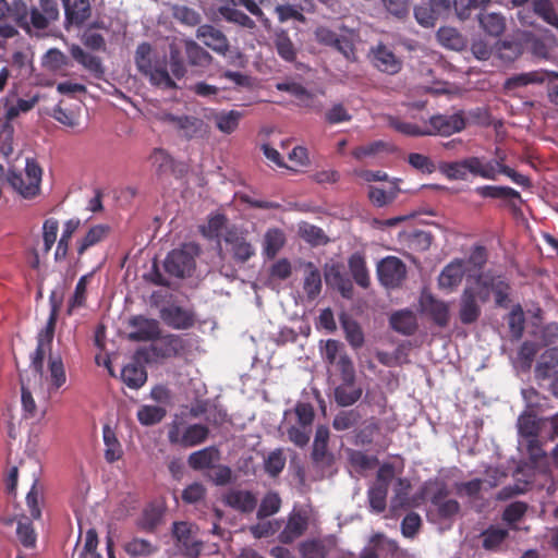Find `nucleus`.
<instances>
[{"label": "nucleus", "mask_w": 558, "mask_h": 558, "mask_svg": "<svg viewBox=\"0 0 558 558\" xmlns=\"http://www.w3.org/2000/svg\"><path fill=\"white\" fill-rule=\"evenodd\" d=\"M389 323L395 331L404 336H412L417 329L416 317L409 310L393 313L390 316Z\"/></svg>", "instance_id": "31"}, {"label": "nucleus", "mask_w": 558, "mask_h": 558, "mask_svg": "<svg viewBox=\"0 0 558 558\" xmlns=\"http://www.w3.org/2000/svg\"><path fill=\"white\" fill-rule=\"evenodd\" d=\"M388 124L395 131H397L403 135H407V136L417 137V136H427V134H428L426 128H422L415 123L402 121L396 117H389Z\"/></svg>", "instance_id": "55"}, {"label": "nucleus", "mask_w": 558, "mask_h": 558, "mask_svg": "<svg viewBox=\"0 0 558 558\" xmlns=\"http://www.w3.org/2000/svg\"><path fill=\"white\" fill-rule=\"evenodd\" d=\"M5 25L15 29L19 26L29 32L28 8L23 0H13L12 3L0 0V27Z\"/></svg>", "instance_id": "11"}, {"label": "nucleus", "mask_w": 558, "mask_h": 558, "mask_svg": "<svg viewBox=\"0 0 558 558\" xmlns=\"http://www.w3.org/2000/svg\"><path fill=\"white\" fill-rule=\"evenodd\" d=\"M450 12V0H425L414 8L415 20L424 27H434L439 19L447 17Z\"/></svg>", "instance_id": "9"}, {"label": "nucleus", "mask_w": 558, "mask_h": 558, "mask_svg": "<svg viewBox=\"0 0 558 558\" xmlns=\"http://www.w3.org/2000/svg\"><path fill=\"white\" fill-rule=\"evenodd\" d=\"M306 274L304 278L303 289L308 300H315L322 291V276L318 268L308 262L305 264Z\"/></svg>", "instance_id": "38"}, {"label": "nucleus", "mask_w": 558, "mask_h": 558, "mask_svg": "<svg viewBox=\"0 0 558 558\" xmlns=\"http://www.w3.org/2000/svg\"><path fill=\"white\" fill-rule=\"evenodd\" d=\"M172 534L182 554L189 558H197L203 549V542L194 537V525L184 521L174 522Z\"/></svg>", "instance_id": "13"}, {"label": "nucleus", "mask_w": 558, "mask_h": 558, "mask_svg": "<svg viewBox=\"0 0 558 558\" xmlns=\"http://www.w3.org/2000/svg\"><path fill=\"white\" fill-rule=\"evenodd\" d=\"M377 276L386 288H398L407 276L405 264L396 256H387L378 263Z\"/></svg>", "instance_id": "12"}, {"label": "nucleus", "mask_w": 558, "mask_h": 558, "mask_svg": "<svg viewBox=\"0 0 558 558\" xmlns=\"http://www.w3.org/2000/svg\"><path fill=\"white\" fill-rule=\"evenodd\" d=\"M130 325L134 328L128 336L132 341H150L159 337V324L155 319L135 316L130 320Z\"/></svg>", "instance_id": "20"}, {"label": "nucleus", "mask_w": 558, "mask_h": 558, "mask_svg": "<svg viewBox=\"0 0 558 558\" xmlns=\"http://www.w3.org/2000/svg\"><path fill=\"white\" fill-rule=\"evenodd\" d=\"M464 289H470L472 296L480 303H487L493 294L496 306L502 308L509 306L511 287L501 275H494L490 271L481 272L468 279Z\"/></svg>", "instance_id": "1"}, {"label": "nucleus", "mask_w": 558, "mask_h": 558, "mask_svg": "<svg viewBox=\"0 0 558 558\" xmlns=\"http://www.w3.org/2000/svg\"><path fill=\"white\" fill-rule=\"evenodd\" d=\"M287 458L282 448H277L264 459V471L270 477H278L286 466Z\"/></svg>", "instance_id": "46"}, {"label": "nucleus", "mask_w": 558, "mask_h": 558, "mask_svg": "<svg viewBox=\"0 0 558 558\" xmlns=\"http://www.w3.org/2000/svg\"><path fill=\"white\" fill-rule=\"evenodd\" d=\"M25 180L28 181V189H26V194L28 195H37L40 190V181H41V174L43 170L34 159H27L26 160V167H25Z\"/></svg>", "instance_id": "48"}, {"label": "nucleus", "mask_w": 558, "mask_h": 558, "mask_svg": "<svg viewBox=\"0 0 558 558\" xmlns=\"http://www.w3.org/2000/svg\"><path fill=\"white\" fill-rule=\"evenodd\" d=\"M475 193L483 198L502 199L513 211H518L523 203L521 194L510 186L483 185L475 189Z\"/></svg>", "instance_id": "15"}, {"label": "nucleus", "mask_w": 558, "mask_h": 558, "mask_svg": "<svg viewBox=\"0 0 558 558\" xmlns=\"http://www.w3.org/2000/svg\"><path fill=\"white\" fill-rule=\"evenodd\" d=\"M70 51L73 59L90 72L94 77L98 80L104 77L105 69L99 57L85 52L77 45H73Z\"/></svg>", "instance_id": "28"}, {"label": "nucleus", "mask_w": 558, "mask_h": 558, "mask_svg": "<svg viewBox=\"0 0 558 558\" xmlns=\"http://www.w3.org/2000/svg\"><path fill=\"white\" fill-rule=\"evenodd\" d=\"M166 410L157 405H142L137 411V420L144 426L160 423L166 416Z\"/></svg>", "instance_id": "52"}, {"label": "nucleus", "mask_w": 558, "mask_h": 558, "mask_svg": "<svg viewBox=\"0 0 558 558\" xmlns=\"http://www.w3.org/2000/svg\"><path fill=\"white\" fill-rule=\"evenodd\" d=\"M163 511L160 507L155 505L147 506L141 518L137 520L136 525L140 530L153 533L161 523Z\"/></svg>", "instance_id": "39"}, {"label": "nucleus", "mask_w": 558, "mask_h": 558, "mask_svg": "<svg viewBox=\"0 0 558 558\" xmlns=\"http://www.w3.org/2000/svg\"><path fill=\"white\" fill-rule=\"evenodd\" d=\"M308 514L305 510L293 509L288 515L283 530L279 533L278 539L281 544H291L301 537L308 527Z\"/></svg>", "instance_id": "14"}, {"label": "nucleus", "mask_w": 558, "mask_h": 558, "mask_svg": "<svg viewBox=\"0 0 558 558\" xmlns=\"http://www.w3.org/2000/svg\"><path fill=\"white\" fill-rule=\"evenodd\" d=\"M322 114L324 117V121L330 125L349 122L352 119V116L341 102L333 104Z\"/></svg>", "instance_id": "60"}, {"label": "nucleus", "mask_w": 558, "mask_h": 558, "mask_svg": "<svg viewBox=\"0 0 558 558\" xmlns=\"http://www.w3.org/2000/svg\"><path fill=\"white\" fill-rule=\"evenodd\" d=\"M64 13L69 24L81 26L92 15L90 2L89 0H74L70 4H66Z\"/></svg>", "instance_id": "33"}, {"label": "nucleus", "mask_w": 558, "mask_h": 558, "mask_svg": "<svg viewBox=\"0 0 558 558\" xmlns=\"http://www.w3.org/2000/svg\"><path fill=\"white\" fill-rule=\"evenodd\" d=\"M547 77H557L558 72L537 70L525 73H520L508 77L505 81L504 88L506 90H513L519 87L527 86L530 84H542Z\"/></svg>", "instance_id": "23"}, {"label": "nucleus", "mask_w": 558, "mask_h": 558, "mask_svg": "<svg viewBox=\"0 0 558 558\" xmlns=\"http://www.w3.org/2000/svg\"><path fill=\"white\" fill-rule=\"evenodd\" d=\"M300 235L312 245H320L328 242V238L323 229L311 223L300 226Z\"/></svg>", "instance_id": "62"}, {"label": "nucleus", "mask_w": 558, "mask_h": 558, "mask_svg": "<svg viewBox=\"0 0 558 558\" xmlns=\"http://www.w3.org/2000/svg\"><path fill=\"white\" fill-rule=\"evenodd\" d=\"M150 44L142 43L135 51V64L138 71L149 77L153 85L163 89H174L177 84L170 76L165 60L154 59Z\"/></svg>", "instance_id": "2"}, {"label": "nucleus", "mask_w": 558, "mask_h": 558, "mask_svg": "<svg viewBox=\"0 0 558 558\" xmlns=\"http://www.w3.org/2000/svg\"><path fill=\"white\" fill-rule=\"evenodd\" d=\"M420 313L439 328H445L450 322L449 303L437 299L432 292L423 290L418 299Z\"/></svg>", "instance_id": "7"}, {"label": "nucleus", "mask_w": 558, "mask_h": 558, "mask_svg": "<svg viewBox=\"0 0 558 558\" xmlns=\"http://www.w3.org/2000/svg\"><path fill=\"white\" fill-rule=\"evenodd\" d=\"M432 507L434 508L437 519L442 522H452L461 510V506L456 499L441 501Z\"/></svg>", "instance_id": "53"}, {"label": "nucleus", "mask_w": 558, "mask_h": 558, "mask_svg": "<svg viewBox=\"0 0 558 558\" xmlns=\"http://www.w3.org/2000/svg\"><path fill=\"white\" fill-rule=\"evenodd\" d=\"M197 247L192 244H185L181 248L172 250L168 253L165 262V271L170 277L185 278L192 275L195 269V256Z\"/></svg>", "instance_id": "6"}, {"label": "nucleus", "mask_w": 558, "mask_h": 558, "mask_svg": "<svg viewBox=\"0 0 558 558\" xmlns=\"http://www.w3.org/2000/svg\"><path fill=\"white\" fill-rule=\"evenodd\" d=\"M477 20L481 28L489 36L499 37L506 29V19L500 13H480Z\"/></svg>", "instance_id": "34"}, {"label": "nucleus", "mask_w": 558, "mask_h": 558, "mask_svg": "<svg viewBox=\"0 0 558 558\" xmlns=\"http://www.w3.org/2000/svg\"><path fill=\"white\" fill-rule=\"evenodd\" d=\"M220 460V451L215 446H209L192 452L187 458L189 466L195 471L215 468Z\"/></svg>", "instance_id": "26"}, {"label": "nucleus", "mask_w": 558, "mask_h": 558, "mask_svg": "<svg viewBox=\"0 0 558 558\" xmlns=\"http://www.w3.org/2000/svg\"><path fill=\"white\" fill-rule=\"evenodd\" d=\"M286 238L280 229H269L264 236V255L272 259L282 248Z\"/></svg>", "instance_id": "45"}, {"label": "nucleus", "mask_w": 558, "mask_h": 558, "mask_svg": "<svg viewBox=\"0 0 558 558\" xmlns=\"http://www.w3.org/2000/svg\"><path fill=\"white\" fill-rule=\"evenodd\" d=\"M227 218L225 215L217 214L209 217L206 226L202 228V233L208 239H218L226 229Z\"/></svg>", "instance_id": "64"}, {"label": "nucleus", "mask_w": 558, "mask_h": 558, "mask_svg": "<svg viewBox=\"0 0 558 558\" xmlns=\"http://www.w3.org/2000/svg\"><path fill=\"white\" fill-rule=\"evenodd\" d=\"M186 350L185 340L179 335H166L153 345L156 356L162 359L175 357L183 354Z\"/></svg>", "instance_id": "22"}, {"label": "nucleus", "mask_w": 558, "mask_h": 558, "mask_svg": "<svg viewBox=\"0 0 558 558\" xmlns=\"http://www.w3.org/2000/svg\"><path fill=\"white\" fill-rule=\"evenodd\" d=\"M105 449V459L107 462L112 463L119 460L122 456L121 445L116 437L114 432L106 425L102 430Z\"/></svg>", "instance_id": "50"}, {"label": "nucleus", "mask_w": 558, "mask_h": 558, "mask_svg": "<svg viewBox=\"0 0 558 558\" xmlns=\"http://www.w3.org/2000/svg\"><path fill=\"white\" fill-rule=\"evenodd\" d=\"M156 119L173 126L186 140L206 138L210 134V126L203 119L194 116L159 112L156 114Z\"/></svg>", "instance_id": "5"}, {"label": "nucleus", "mask_w": 558, "mask_h": 558, "mask_svg": "<svg viewBox=\"0 0 558 558\" xmlns=\"http://www.w3.org/2000/svg\"><path fill=\"white\" fill-rule=\"evenodd\" d=\"M492 161L495 163L497 175L505 174L513 183H515L524 189H530L532 186L531 179L524 174L517 172L514 169L510 168L509 166L505 165L502 162L504 158H500L499 160H492Z\"/></svg>", "instance_id": "56"}, {"label": "nucleus", "mask_w": 558, "mask_h": 558, "mask_svg": "<svg viewBox=\"0 0 558 558\" xmlns=\"http://www.w3.org/2000/svg\"><path fill=\"white\" fill-rule=\"evenodd\" d=\"M109 231L110 228L107 225H95L90 227L85 235L76 242L78 257H81L88 248L105 241Z\"/></svg>", "instance_id": "29"}, {"label": "nucleus", "mask_w": 558, "mask_h": 558, "mask_svg": "<svg viewBox=\"0 0 558 558\" xmlns=\"http://www.w3.org/2000/svg\"><path fill=\"white\" fill-rule=\"evenodd\" d=\"M209 436V428L203 424H191L182 427L181 424H172L168 430V440L171 445L184 448L195 447Z\"/></svg>", "instance_id": "8"}, {"label": "nucleus", "mask_w": 558, "mask_h": 558, "mask_svg": "<svg viewBox=\"0 0 558 558\" xmlns=\"http://www.w3.org/2000/svg\"><path fill=\"white\" fill-rule=\"evenodd\" d=\"M311 459L316 470L322 476L332 475L336 472V457L328 446L312 447Z\"/></svg>", "instance_id": "27"}, {"label": "nucleus", "mask_w": 558, "mask_h": 558, "mask_svg": "<svg viewBox=\"0 0 558 558\" xmlns=\"http://www.w3.org/2000/svg\"><path fill=\"white\" fill-rule=\"evenodd\" d=\"M532 9L546 24L558 29V13L551 0H532Z\"/></svg>", "instance_id": "43"}, {"label": "nucleus", "mask_w": 558, "mask_h": 558, "mask_svg": "<svg viewBox=\"0 0 558 558\" xmlns=\"http://www.w3.org/2000/svg\"><path fill=\"white\" fill-rule=\"evenodd\" d=\"M464 275V262L457 258L444 267L438 277V286L440 289L452 291L462 282Z\"/></svg>", "instance_id": "24"}, {"label": "nucleus", "mask_w": 558, "mask_h": 558, "mask_svg": "<svg viewBox=\"0 0 558 558\" xmlns=\"http://www.w3.org/2000/svg\"><path fill=\"white\" fill-rule=\"evenodd\" d=\"M397 196V189H391L389 192L376 186H369L368 189V198L376 207H384L391 204Z\"/></svg>", "instance_id": "63"}, {"label": "nucleus", "mask_w": 558, "mask_h": 558, "mask_svg": "<svg viewBox=\"0 0 558 558\" xmlns=\"http://www.w3.org/2000/svg\"><path fill=\"white\" fill-rule=\"evenodd\" d=\"M302 558H327L328 549L322 539H307L300 544Z\"/></svg>", "instance_id": "54"}, {"label": "nucleus", "mask_w": 558, "mask_h": 558, "mask_svg": "<svg viewBox=\"0 0 558 558\" xmlns=\"http://www.w3.org/2000/svg\"><path fill=\"white\" fill-rule=\"evenodd\" d=\"M222 501L227 507H230L242 513H251L257 506V497L254 493L244 489H230L223 497Z\"/></svg>", "instance_id": "19"}, {"label": "nucleus", "mask_w": 558, "mask_h": 558, "mask_svg": "<svg viewBox=\"0 0 558 558\" xmlns=\"http://www.w3.org/2000/svg\"><path fill=\"white\" fill-rule=\"evenodd\" d=\"M123 550L132 558L149 557L158 551V546L142 537H132L123 544Z\"/></svg>", "instance_id": "35"}, {"label": "nucleus", "mask_w": 558, "mask_h": 558, "mask_svg": "<svg viewBox=\"0 0 558 558\" xmlns=\"http://www.w3.org/2000/svg\"><path fill=\"white\" fill-rule=\"evenodd\" d=\"M465 126L466 121L463 111L452 114H434L429 118L428 126H426L427 136H450L463 131Z\"/></svg>", "instance_id": "10"}, {"label": "nucleus", "mask_w": 558, "mask_h": 558, "mask_svg": "<svg viewBox=\"0 0 558 558\" xmlns=\"http://www.w3.org/2000/svg\"><path fill=\"white\" fill-rule=\"evenodd\" d=\"M274 46L278 56L286 62H294L298 56V49L291 40L288 31L278 29L274 35Z\"/></svg>", "instance_id": "30"}, {"label": "nucleus", "mask_w": 558, "mask_h": 558, "mask_svg": "<svg viewBox=\"0 0 558 558\" xmlns=\"http://www.w3.org/2000/svg\"><path fill=\"white\" fill-rule=\"evenodd\" d=\"M345 339L353 349H360L364 344V333L357 322L351 318L341 319Z\"/></svg>", "instance_id": "49"}, {"label": "nucleus", "mask_w": 558, "mask_h": 558, "mask_svg": "<svg viewBox=\"0 0 558 558\" xmlns=\"http://www.w3.org/2000/svg\"><path fill=\"white\" fill-rule=\"evenodd\" d=\"M242 117V112L238 110L220 111L214 114V120L221 133L231 134L239 128Z\"/></svg>", "instance_id": "41"}, {"label": "nucleus", "mask_w": 558, "mask_h": 558, "mask_svg": "<svg viewBox=\"0 0 558 558\" xmlns=\"http://www.w3.org/2000/svg\"><path fill=\"white\" fill-rule=\"evenodd\" d=\"M281 506V499L275 492L267 493L257 510V518L264 519L277 513Z\"/></svg>", "instance_id": "57"}, {"label": "nucleus", "mask_w": 558, "mask_h": 558, "mask_svg": "<svg viewBox=\"0 0 558 558\" xmlns=\"http://www.w3.org/2000/svg\"><path fill=\"white\" fill-rule=\"evenodd\" d=\"M507 322L512 340H520L523 336L525 326L524 312L520 304H517L511 308L508 314Z\"/></svg>", "instance_id": "47"}, {"label": "nucleus", "mask_w": 558, "mask_h": 558, "mask_svg": "<svg viewBox=\"0 0 558 558\" xmlns=\"http://www.w3.org/2000/svg\"><path fill=\"white\" fill-rule=\"evenodd\" d=\"M337 364L341 381L333 390V398L339 407H351L362 398L363 388L356 381L353 362L347 354L341 355Z\"/></svg>", "instance_id": "3"}, {"label": "nucleus", "mask_w": 558, "mask_h": 558, "mask_svg": "<svg viewBox=\"0 0 558 558\" xmlns=\"http://www.w3.org/2000/svg\"><path fill=\"white\" fill-rule=\"evenodd\" d=\"M172 16L179 23L191 27L197 26L202 22V15L187 5L174 4Z\"/></svg>", "instance_id": "51"}, {"label": "nucleus", "mask_w": 558, "mask_h": 558, "mask_svg": "<svg viewBox=\"0 0 558 558\" xmlns=\"http://www.w3.org/2000/svg\"><path fill=\"white\" fill-rule=\"evenodd\" d=\"M161 320L173 329H189L194 323V314L181 306L171 304L160 310Z\"/></svg>", "instance_id": "17"}, {"label": "nucleus", "mask_w": 558, "mask_h": 558, "mask_svg": "<svg viewBox=\"0 0 558 558\" xmlns=\"http://www.w3.org/2000/svg\"><path fill=\"white\" fill-rule=\"evenodd\" d=\"M373 63L381 72L396 74L402 68V62L387 46L379 44L372 49Z\"/></svg>", "instance_id": "21"}, {"label": "nucleus", "mask_w": 558, "mask_h": 558, "mask_svg": "<svg viewBox=\"0 0 558 558\" xmlns=\"http://www.w3.org/2000/svg\"><path fill=\"white\" fill-rule=\"evenodd\" d=\"M169 66L173 77L178 80L184 77L186 74V66L181 49L174 44L169 46Z\"/></svg>", "instance_id": "58"}, {"label": "nucleus", "mask_w": 558, "mask_h": 558, "mask_svg": "<svg viewBox=\"0 0 558 558\" xmlns=\"http://www.w3.org/2000/svg\"><path fill=\"white\" fill-rule=\"evenodd\" d=\"M218 13L229 23L236 24L243 28L254 29L256 23L247 14L229 5L218 8Z\"/></svg>", "instance_id": "44"}, {"label": "nucleus", "mask_w": 558, "mask_h": 558, "mask_svg": "<svg viewBox=\"0 0 558 558\" xmlns=\"http://www.w3.org/2000/svg\"><path fill=\"white\" fill-rule=\"evenodd\" d=\"M349 269L356 284L364 289L369 287V275L362 255L353 254L349 258Z\"/></svg>", "instance_id": "42"}, {"label": "nucleus", "mask_w": 558, "mask_h": 558, "mask_svg": "<svg viewBox=\"0 0 558 558\" xmlns=\"http://www.w3.org/2000/svg\"><path fill=\"white\" fill-rule=\"evenodd\" d=\"M482 314L480 302L472 296L470 289H463L459 302V319L463 325H471L478 320Z\"/></svg>", "instance_id": "25"}, {"label": "nucleus", "mask_w": 558, "mask_h": 558, "mask_svg": "<svg viewBox=\"0 0 558 558\" xmlns=\"http://www.w3.org/2000/svg\"><path fill=\"white\" fill-rule=\"evenodd\" d=\"M121 378L131 389L141 388L147 380L145 367L138 363H130L122 368Z\"/></svg>", "instance_id": "37"}, {"label": "nucleus", "mask_w": 558, "mask_h": 558, "mask_svg": "<svg viewBox=\"0 0 558 558\" xmlns=\"http://www.w3.org/2000/svg\"><path fill=\"white\" fill-rule=\"evenodd\" d=\"M303 9L301 5L295 4H278L275 8V13L278 16L280 23L288 22L289 20H295L298 22L304 23L305 16L303 14Z\"/></svg>", "instance_id": "61"}, {"label": "nucleus", "mask_w": 558, "mask_h": 558, "mask_svg": "<svg viewBox=\"0 0 558 558\" xmlns=\"http://www.w3.org/2000/svg\"><path fill=\"white\" fill-rule=\"evenodd\" d=\"M223 241L232 258L240 264L246 263L255 255V250L246 239L234 229H229L223 234Z\"/></svg>", "instance_id": "16"}, {"label": "nucleus", "mask_w": 558, "mask_h": 558, "mask_svg": "<svg viewBox=\"0 0 558 558\" xmlns=\"http://www.w3.org/2000/svg\"><path fill=\"white\" fill-rule=\"evenodd\" d=\"M440 171L449 180H466L468 173L485 180H496L497 171L493 161L484 162L480 157H468L459 161L444 162Z\"/></svg>", "instance_id": "4"}, {"label": "nucleus", "mask_w": 558, "mask_h": 558, "mask_svg": "<svg viewBox=\"0 0 558 558\" xmlns=\"http://www.w3.org/2000/svg\"><path fill=\"white\" fill-rule=\"evenodd\" d=\"M395 150V145L379 140L355 147L354 149H352L351 155L354 159L362 161L366 158H373L383 153H393Z\"/></svg>", "instance_id": "32"}, {"label": "nucleus", "mask_w": 558, "mask_h": 558, "mask_svg": "<svg viewBox=\"0 0 558 558\" xmlns=\"http://www.w3.org/2000/svg\"><path fill=\"white\" fill-rule=\"evenodd\" d=\"M347 457L350 465L357 473L372 470L379 463L377 457L369 456L361 450L347 449Z\"/></svg>", "instance_id": "40"}, {"label": "nucleus", "mask_w": 558, "mask_h": 558, "mask_svg": "<svg viewBox=\"0 0 558 558\" xmlns=\"http://www.w3.org/2000/svg\"><path fill=\"white\" fill-rule=\"evenodd\" d=\"M519 433L522 437L529 439L538 437L539 424L536 416L532 413H524L518 420Z\"/></svg>", "instance_id": "59"}, {"label": "nucleus", "mask_w": 558, "mask_h": 558, "mask_svg": "<svg viewBox=\"0 0 558 558\" xmlns=\"http://www.w3.org/2000/svg\"><path fill=\"white\" fill-rule=\"evenodd\" d=\"M184 50L189 64L192 66H208L213 57L210 53L192 39L184 40Z\"/></svg>", "instance_id": "36"}, {"label": "nucleus", "mask_w": 558, "mask_h": 558, "mask_svg": "<svg viewBox=\"0 0 558 558\" xmlns=\"http://www.w3.org/2000/svg\"><path fill=\"white\" fill-rule=\"evenodd\" d=\"M196 37L217 53L226 54L229 51V40L227 36L213 25L204 24L198 26Z\"/></svg>", "instance_id": "18"}]
</instances>
